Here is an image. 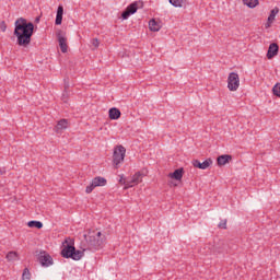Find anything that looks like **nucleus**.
Instances as JSON below:
<instances>
[{"label":"nucleus","mask_w":280,"mask_h":280,"mask_svg":"<svg viewBox=\"0 0 280 280\" xmlns=\"http://www.w3.org/2000/svg\"><path fill=\"white\" fill-rule=\"evenodd\" d=\"M35 23H40V16H37V18L35 19Z\"/></svg>","instance_id":"obj_31"},{"label":"nucleus","mask_w":280,"mask_h":280,"mask_svg":"<svg viewBox=\"0 0 280 280\" xmlns=\"http://www.w3.org/2000/svg\"><path fill=\"white\" fill-rule=\"evenodd\" d=\"M279 12V8L276 7L270 11V14L268 16L267 23H266V28L270 27L272 23H275V19L277 16V13Z\"/></svg>","instance_id":"obj_16"},{"label":"nucleus","mask_w":280,"mask_h":280,"mask_svg":"<svg viewBox=\"0 0 280 280\" xmlns=\"http://www.w3.org/2000/svg\"><path fill=\"white\" fill-rule=\"evenodd\" d=\"M62 14H65V8L62 5H59L57 9L55 25H62Z\"/></svg>","instance_id":"obj_18"},{"label":"nucleus","mask_w":280,"mask_h":280,"mask_svg":"<svg viewBox=\"0 0 280 280\" xmlns=\"http://www.w3.org/2000/svg\"><path fill=\"white\" fill-rule=\"evenodd\" d=\"M67 128H69V120L63 118L57 122V126L54 128V130L57 135H60L61 130H67Z\"/></svg>","instance_id":"obj_14"},{"label":"nucleus","mask_w":280,"mask_h":280,"mask_svg":"<svg viewBox=\"0 0 280 280\" xmlns=\"http://www.w3.org/2000/svg\"><path fill=\"white\" fill-rule=\"evenodd\" d=\"M124 159H126V148H124V145H117L113 154V163L116 170L119 167L120 163H124Z\"/></svg>","instance_id":"obj_4"},{"label":"nucleus","mask_w":280,"mask_h":280,"mask_svg":"<svg viewBox=\"0 0 280 280\" xmlns=\"http://www.w3.org/2000/svg\"><path fill=\"white\" fill-rule=\"evenodd\" d=\"M137 10H139V4L137 2L129 4L127 9L121 13V19H124V21L128 20L130 15L137 13Z\"/></svg>","instance_id":"obj_10"},{"label":"nucleus","mask_w":280,"mask_h":280,"mask_svg":"<svg viewBox=\"0 0 280 280\" xmlns=\"http://www.w3.org/2000/svg\"><path fill=\"white\" fill-rule=\"evenodd\" d=\"M184 174H185V168L180 167L175 170L173 173H170L168 178H173L174 180H183Z\"/></svg>","instance_id":"obj_15"},{"label":"nucleus","mask_w":280,"mask_h":280,"mask_svg":"<svg viewBox=\"0 0 280 280\" xmlns=\"http://www.w3.org/2000/svg\"><path fill=\"white\" fill-rule=\"evenodd\" d=\"M229 91H237L240 89V74L237 72H231L228 77Z\"/></svg>","instance_id":"obj_6"},{"label":"nucleus","mask_w":280,"mask_h":280,"mask_svg":"<svg viewBox=\"0 0 280 280\" xmlns=\"http://www.w3.org/2000/svg\"><path fill=\"white\" fill-rule=\"evenodd\" d=\"M32 273H30V269L25 268L22 273V280H31Z\"/></svg>","instance_id":"obj_25"},{"label":"nucleus","mask_w":280,"mask_h":280,"mask_svg":"<svg viewBox=\"0 0 280 280\" xmlns=\"http://www.w3.org/2000/svg\"><path fill=\"white\" fill-rule=\"evenodd\" d=\"M211 253H217L218 255L222 253H228L229 245L224 241H219L215 245H208Z\"/></svg>","instance_id":"obj_8"},{"label":"nucleus","mask_w":280,"mask_h":280,"mask_svg":"<svg viewBox=\"0 0 280 280\" xmlns=\"http://www.w3.org/2000/svg\"><path fill=\"white\" fill-rule=\"evenodd\" d=\"M84 240L89 250H100V248H104L106 236L102 232L92 231L84 234Z\"/></svg>","instance_id":"obj_2"},{"label":"nucleus","mask_w":280,"mask_h":280,"mask_svg":"<svg viewBox=\"0 0 280 280\" xmlns=\"http://www.w3.org/2000/svg\"><path fill=\"white\" fill-rule=\"evenodd\" d=\"M192 165L198 170H208V167H211V165H213V160H211V158L207 159L203 162H200L199 160H192Z\"/></svg>","instance_id":"obj_12"},{"label":"nucleus","mask_w":280,"mask_h":280,"mask_svg":"<svg viewBox=\"0 0 280 280\" xmlns=\"http://www.w3.org/2000/svg\"><path fill=\"white\" fill-rule=\"evenodd\" d=\"M63 82H65V91H67V89H69V79H65L63 80Z\"/></svg>","instance_id":"obj_30"},{"label":"nucleus","mask_w":280,"mask_h":280,"mask_svg":"<svg viewBox=\"0 0 280 280\" xmlns=\"http://www.w3.org/2000/svg\"><path fill=\"white\" fill-rule=\"evenodd\" d=\"M91 44L93 45L94 49H97V47H100V39L93 38Z\"/></svg>","instance_id":"obj_27"},{"label":"nucleus","mask_w":280,"mask_h":280,"mask_svg":"<svg viewBox=\"0 0 280 280\" xmlns=\"http://www.w3.org/2000/svg\"><path fill=\"white\" fill-rule=\"evenodd\" d=\"M27 226H30V229H42L43 228V222H40V221H30L27 223Z\"/></svg>","instance_id":"obj_23"},{"label":"nucleus","mask_w":280,"mask_h":280,"mask_svg":"<svg viewBox=\"0 0 280 280\" xmlns=\"http://www.w3.org/2000/svg\"><path fill=\"white\" fill-rule=\"evenodd\" d=\"M149 30L151 32H159V30H161V24L156 20L152 19L149 21Z\"/></svg>","instance_id":"obj_20"},{"label":"nucleus","mask_w":280,"mask_h":280,"mask_svg":"<svg viewBox=\"0 0 280 280\" xmlns=\"http://www.w3.org/2000/svg\"><path fill=\"white\" fill-rule=\"evenodd\" d=\"M109 119L117 120L119 117H121V110L117 107H112L108 112Z\"/></svg>","instance_id":"obj_19"},{"label":"nucleus","mask_w":280,"mask_h":280,"mask_svg":"<svg viewBox=\"0 0 280 280\" xmlns=\"http://www.w3.org/2000/svg\"><path fill=\"white\" fill-rule=\"evenodd\" d=\"M272 93H273V95H276V97H280V83H277V84L272 88Z\"/></svg>","instance_id":"obj_26"},{"label":"nucleus","mask_w":280,"mask_h":280,"mask_svg":"<svg viewBox=\"0 0 280 280\" xmlns=\"http://www.w3.org/2000/svg\"><path fill=\"white\" fill-rule=\"evenodd\" d=\"M37 259L40 266L45 268H49V266H54V258H51V255L47 254V252H40Z\"/></svg>","instance_id":"obj_9"},{"label":"nucleus","mask_w":280,"mask_h":280,"mask_svg":"<svg viewBox=\"0 0 280 280\" xmlns=\"http://www.w3.org/2000/svg\"><path fill=\"white\" fill-rule=\"evenodd\" d=\"M142 178H143V174L141 172H137L130 179H124V176H121L120 183H124L125 189H130V187H135V185H139Z\"/></svg>","instance_id":"obj_5"},{"label":"nucleus","mask_w":280,"mask_h":280,"mask_svg":"<svg viewBox=\"0 0 280 280\" xmlns=\"http://www.w3.org/2000/svg\"><path fill=\"white\" fill-rule=\"evenodd\" d=\"M218 228L225 230L226 229V219L221 220L220 223L218 224Z\"/></svg>","instance_id":"obj_28"},{"label":"nucleus","mask_w":280,"mask_h":280,"mask_svg":"<svg viewBox=\"0 0 280 280\" xmlns=\"http://www.w3.org/2000/svg\"><path fill=\"white\" fill-rule=\"evenodd\" d=\"M57 39H58L61 52L67 54L69 46L67 45V37H65V35H62V31H59L57 33Z\"/></svg>","instance_id":"obj_11"},{"label":"nucleus","mask_w":280,"mask_h":280,"mask_svg":"<svg viewBox=\"0 0 280 280\" xmlns=\"http://www.w3.org/2000/svg\"><path fill=\"white\" fill-rule=\"evenodd\" d=\"M0 30L1 32H5V30H8V24H5V21L0 22Z\"/></svg>","instance_id":"obj_29"},{"label":"nucleus","mask_w":280,"mask_h":280,"mask_svg":"<svg viewBox=\"0 0 280 280\" xmlns=\"http://www.w3.org/2000/svg\"><path fill=\"white\" fill-rule=\"evenodd\" d=\"M171 5H174V8H183L185 5V0H168Z\"/></svg>","instance_id":"obj_24"},{"label":"nucleus","mask_w":280,"mask_h":280,"mask_svg":"<svg viewBox=\"0 0 280 280\" xmlns=\"http://www.w3.org/2000/svg\"><path fill=\"white\" fill-rule=\"evenodd\" d=\"M244 5L247 8H257L259 5V0H243Z\"/></svg>","instance_id":"obj_22"},{"label":"nucleus","mask_w":280,"mask_h":280,"mask_svg":"<svg viewBox=\"0 0 280 280\" xmlns=\"http://www.w3.org/2000/svg\"><path fill=\"white\" fill-rule=\"evenodd\" d=\"M65 247L61 250V257H65V259H73L74 261H80L81 257H84V252L80 249H75V246H73V240L66 238L65 241Z\"/></svg>","instance_id":"obj_3"},{"label":"nucleus","mask_w":280,"mask_h":280,"mask_svg":"<svg viewBox=\"0 0 280 280\" xmlns=\"http://www.w3.org/2000/svg\"><path fill=\"white\" fill-rule=\"evenodd\" d=\"M279 54V45L277 43H272L269 45L268 51H267V58L268 60H272L275 56Z\"/></svg>","instance_id":"obj_13"},{"label":"nucleus","mask_w":280,"mask_h":280,"mask_svg":"<svg viewBox=\"0 0 280 280\" xmlns=\"http://www.w3.org/2000/svg\"><path fill=\"white\" fill-rule=\"evenodd\" d=\"M106 183H107V180L104 177H101V176L94 177L92 179V183L89 186H86L85 194H91L93 191V189H95V187L106 186Z\"/></svg>","instance_id":"obj_7"},{"label":"nucleus","mask_w":280,"mask_h":280,"mask_svg":"<svg viewBox=\"0 0 280 280\" xmlns=\"http://www.w3.org/2000/svg\"><path fill=\"white\" fill-rule=\"evenodd\" d=\"M230 161H233V156L230 154L220 155L217 159V163L220 167H222V165H226Z\"/></svg>","instance_id":"obj_17"},{"label":"nucleus","mask_w":280,"mask_h":280,"mask_svg":"<svg viewBox=\"0 0 280 280\" xmlns=\"http://www.w3.org/2000/svg\"><path fill=\"white\" fill-rule=\"evenodd\" d=\"M8 261H19V253L16 252H9L7 254Z\"/></svg>","instance_id":"obj_21"},{"label":"nucleus","mask_w":280,"mask_h":280,"mask_svg":"<svg viewBox=\"0 0 280 280\" xmlns=\"http://www.w3.org/2000/svg\"><path fill=\"white\" fill-rule=\"evenodd\" d=\"M13 36L18 38L19 47H30L34 36V23L27 22L25 18H19L14 23Z\"/></svg>","instance_id":"obj_1"}]
</instances>
